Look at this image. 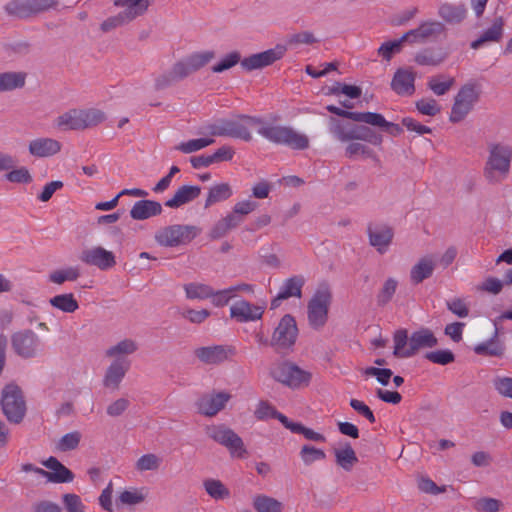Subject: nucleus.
I'll list each match as a JSON object with an SVG mask.
<instances>
[{"instance_id":"59","label":"nucleus","mask_w":512,"mask_h":512,"mask_svg":"<svg viewBox=\"0 0 512 512\" xmlns=\"http://www.w3.org/2000/svg\"><path fill=\"white\" fill-rule=\"evenodd\" d=\"M505 284V280H500L496 277H488L476 289L480 292H486L492 295H498Z\"/></svg>"},{"instance_id":"54","label":"nucleus","mask_w":512,"mask_h":512,"mask_svg":"<svg viewBox=\"0 0 512 512\" xmlns=\"http://www.w3.org/2000/svg\"><path fill=\"white\" fill-rule=\"evenodd\" d=\"M300 457L305 465H311L316 461H322L326 458V454L322 449L314 446L304 445L300 451Z\"/></svg>"},{"instance_id":"35","label":"nucleus","mask_w":512,"mask_h":512,"mask_svg":"<svg viewBox=\"0 0 512 512\" xmlns=\"http://www.w3.org/2000/svg\"><path fill=\"white\" fill-rule=\"evenodd\" d=\"M499 331L495 325V331L492 337L483 343H480L474 347V352L477 355L482 356H495L500 357L504 353V346L498 341Z\"/></svg>"},{"instance_id":"39","label":"nucleus","mask_w":512,"mask_h":512,"mask_svg":"<svg viewBox=\"0 0 512 512\" xmlns=\"http://www.w3.org/2000/svg\"><path fill=\"white\" fill-rule=\"evenodd\" d=\"M410 337L406 329L396 330L393 336L394 350L393 355L397 358H410Z\"/></svg>"},{"instance_id":"17","label":"nucleus","mask_w":512,"mask_h":512,"mask_svg":"<svg viewBox=\"0 0 512 512\" xmlns=\"http://www.w3.org/2000/svg\"><path fill=\"white\" fill-rule=\"evenodd\" d=\"M80 260L87 265L96 266L100 270H108L116 265L114 254L101 246L83 250Z\"/></svg>"},{"instance_id":"44","label":"nucleus","mask_w":512,"mask_h":512,"mask_svg":"<svg viewBox=\"0 0 512 512\" xmlns=\"http://www.w3.org/2000/svg\"><path fill=\"white\" fill-rule=\"evenodd\" d=\"M186 297L188 299H207L214 294V290L207 284L203 283H189L184 285Z\"/></svg>"},{"instance_id":"24","label":"nucleus","mask_w":512,"mask_h":512,"mask_svg":"<svg viewBox=\"0 0 512 512\" xmlns=\"http://www.w3.org/2000/svg\"><path fill=\"white\" fill-rule=\"evenodd\" d=\"M415 73L410 69H398L391 81V88L398 95H412L415 91Z\"/></svg>"},{"instance_id":"28","label":"nucleus","mask_w":512,"mask_h":512,"mask_svg":"<svg viewBox=\"0 0 512 512\" xmlns=\"http://www.w3.org/2000/svg\"><path fill=\"white\" fill-rule=\"evenodd\" d=\"M201 194L200 186L183 185L177 189L174 196L165 202V206L169 208H179L180 206L187 204Z\"/></svg>"},{"instance_id":"48","label":"nucleus","mask_w":512,"mask_h":512,"mask_svg":"<svg viewBox=\"0 0 512 512\" xmlns=\"http://www.w3.org/2000/svg\"><path fill=\"white\" fill-rule=\"evenodd\" d=\"M204 488L207 494L216 500H223L230 496V491L225 485L216 479H208L204 481Z\"/></svg>"},{"instance_id":"21","label":"nucleus","mask_w":512,"mask_h":512,"mask_svg":"<svg viewBox=\"0 0 512 512\" xmlns=\"http://www.w3.org/2000/svg\"><path fill=\"white\" fill-rule=\"evenodd\" d=\"M265 306L253 305L246 300L236 301L230 307V316L238 322L256 321L262 318Z\"/></svg>"},{"instance_id":"36","label":"nucleus","mask_w":512,"mask_h":512,"mask_svg":"<svg viewBox=\"0 0 512 512\" xmlns=\"http://www.w3.org/2000/svg\"><path fill=\"white\" fill-rule=\"evenodd\" d=\"M334 455L336 464L347 472L351 471L358 463L357 455L350 443H345L342 448L335 449Z\"/></svg>"},{"instance_id":"55","label":"nucleus","mask_w":512,"mask_h":512,"mask_svg":"<svg viewBox=\"0 0 512 512\" xmlns=\"http://www.w3.org/2000/svg\"><path fill=\"white\" fill-rule=\"evenodd\" d=\"M214 58L215 53L213 51H204L194 53L190 55L186 60L194 73L208 64Z\"/></svg>"},{"instance_id":"20","label":"nucleus","mask_w":512,"mask_h":512,"mask_svg":"<svg viewBox=\"0 0 512 512\" xmlns=\"http://www.w3.org/2000/svg\"><path fill=\"white\" fill-rule=\"evenodd\" d=\"M130 360L126 358H117L106 369L103 385L112 390H118L126 373L130 369Z\"/></svg>"},{"instance_id":"22","label":"nucleus","mask_w":512,"mask_h":512,"mask_svg":"<svg viewBox=\"0 0 512 512\" xmlns=\"http://www.w3.org/2000/svg\"><path fill=\"white\" fill-rule=\"evenodd\" d=\"M231 352L226 346L214 345L197 348L194 355L206 365H218L226 361Z\"/></svg>"},{"instance_id":"45","label":"nucleus","mask_w":512,"mask_h":512,"mask_svg":"<svg viewBox=\"0 0 512 512\" xmlns=\"http://www.w3.org/2000/svg\"><path fill=\"white\" fill-rule=\"evenodd\" d=\"M397 287L398 281L395 278L389 277L386 279L376 296L377 305L380 307L386 306L392 300Z\"/></svg>"},{"instance_id":"51","label":"nucleus","mask_w":512,"mask_h":512,"mask_svg":"<svg viewBox=\"0 0 512 512\" xmlns=\"http://www.w3.org/2000/svg\"><path fill=\"white\" fill-rule=\"evenodd\" d=\"M82 439V434L79 431H72L63 435L56 443V449L61 452L75 450Z\"/></svg>"},{"instance_id":"2","label":"nucleus","mask_w":512,"mask_h":512,"mask_svg":"<svg viewBox=\"0 0 512 512\" xmlns=\"http://www.w3.org/2000/svg\"><path fill=\"white\" fill-rule=\"evenodd\" d=\"M261 124V117L238 115L232 119H219L209 124L207 129L211 136L230 137L245 142L252 140L250 128L258 127Z\"/></svg>"},{"instance_id":"56","label":"nucleus","mask_w":512,"mask_h":512,"mask_svg":"<svg viewBox=\"0 0 512 512\" xmlns=\"http://www.w3.org/2000/svg\"><path fill=\"white\" fill-rule=\"evenodd\" d=\"M241 61L240 53L238 51H233L222 58L217 64L213 65L211 70L214 73H221L232 68L238 63L241 64Z\"/></svg>"},{"instance_id":"33","label":"nucleus","mask_w":512,"mask_h":512,"mask_svg":"<svg viewBox=\"0 0 512 512\" xmlns=\"http://www.w3.org/2000/svg\"><path fill=\"white\" fill-rule=\"evenodd\" d=\"M448 54L442 48H425L415 56V62L422 66H438L447 58Z\"/></svg>"},{"instance_id":"50","label":"nucleus","mask_w":512,"mask_h":512,"mask_svg":"<svg viewBox=\"0 0 512 512\" xmlns=\"http://www.w3.org/2000/svg\"><path fill=\"white\" fill-rule=\"evenodd\" d=\"M80 276L78 267H68L66 269L55 270L49 275V280L55 284H63L66 281H75Z\"/></svg>"},{"instance_id":"37","label":"nucleus","mask_w":512,"mask_h":512,"mask_svg":"<svg viewBox=\"0 0 512 512\" xmlns=\"http://www.w3.org/2000/svg\"><path fill=\"white\" fill-rule=\"evenodd\" d=\"M304 284L305 278L302 275H296L286 279L280 288V297L285 300L291 297L301 298Z\"/></svg>"},{"instance_id":"1","label":"nucleus","mask_w":512,"mask_h":512,"mask_svg":"<svg viewBox=\"0 0 512 512\" xmlns=\"http://www.w3.org/2000/svg\"><path fill=\"white\" fill-rule=\"evenodd\" d=\"M257 128L258 134L273 144L293 150H305L309 147V138L291 126L273 124L261 118V124Z\"/></svg>"},{"instance_id":"25","label":"nucleus","mask_w":512,"mask_h":512,"mask_svg":"<svg viewBox=\"0 0 512 512\" xmlns=\"http://www.w3.org/2000/svg\"><path fill=\"white\" fill-rule=\"evenodd\" d=\"M410 354L414 356L422 348H433L438 345L434 333L428 328H421L413 332L409 338Z\"/></svg>"},{"instance_id":"26","label":"nucleus","mask_w":512,"mask_h":512,"mask_svg":"<svg viewBox=\"0 0 512 512\" xmlns=\"http://www.w3.org/2000/svg\"><path fill=\"white\" fill-rule=\"evenodd\" d=\"M162 205L154 200H139L130 210V216L134 220H146L162 213Z\"/></svg>"},{"instance_id":"41","label":"nucleus","mask_w":512,"mask_h":512,"mask_svg":"<svg viewBox=\"0 0 512 512\" xmlns=\"http://www.w3.org/2000/svg\"><path fill=\"white\" fill-rule=\"evenodd\" d=\"M58 128L64 130H82L80 109H71L56 119Z\"/></svg>"},{"instance_id":"7","label":"nucleus","mask_w":512,"mask_h":512,"mask_svg":"<svg viewBox=\"0 0 512 512\" xmlns=\"http://www.w3.org/2000/svg\"><path fill=\"white\" fill-rule=\"evenodd\" d=\"M58 7V0H11L4 6V11L12 17L29 19Z\"/></svg>"},{"instance_id":"11","label":"nucleus","mask_w":512,"mask_h":512,"mask_svg":"<svg viewBox=\"0 0 512 512\" xmlns=\"http://www.w3.org/2000/svg\"><path fill=\"white\" fill-rule=\"evenodd\" d=\"M198 229L192 225H171L161 228L155 233V241L164 247H176L193 240Z\"/></svg>"},{"instance_id":"57","label":"nucleus","mask_w":512,"mask_h":512,"mask_svg":"<svg viewBox=\"0 0 512 512\" xmlns=\"http://www.w3.org/2000/svg\"><path fill=\"white\" fill-rule=\"evenodd\" d=\"M425 359L429 360L432 363L439 365H448L455 360V355L452 351L445 350H436L430 351L425 354Z\"/></svg>"},{"instance_id":"23","label":"nucleus","mask_w":512,"mask_h":512,"mask_svg":"<svg viewBox=\"0 0 512 512\" xmlns=\"http://www.w3.org/2000/svg\"><path fill=\"white\" fill-rule=\"evenodd\" d=\"M61 143L53 138L40 137L29 142V153L38 158H46L56 155L61 151Z\"/></svg>"},{"instance_id":"47","label":"nucleus","mask_w":512,"mask_h":512,"mask_svg":"<svg viewBox=\"0 0 512 512\" xmlns=\"http://www.w3.org/2000/svg\"><path fill=\"white\" fill-rule=\"evenodd\" d=\"M354 140H362L372 145L379 146L383 142V136L368 126L356 125Z\"/></svg>"},{"instance_id":"53","label":"nucleus","mask_w":512,"mask_h":512,"mask_svg":"<svg viewBox=\"0 0 512 512\" xmlns=\"http://www.w3.org/2000/svg\"><path fill=\"white\" fill-rule=\"evenodd\" d=\"M213 143H214V139H212V138L192 139L187 142L180 143L179 145H177L175 147V149L178 151H181L185 154H190V153L196 152L198 150H201Z\"/></svg>"},{"instance_id":"42","label":"nucleus","mask_w":512,"mask_h":512,"mask_svg":"<svg viewBox=\"0 0 512 512\" xmlns=\"http://www.w3.org/2000/svg\"><path fill=\"white\" fill-rule=\"evenodd\" d=\"M253 508L256 512H282L283 504L267 495H256L253 498Z\"/></svg>"},{"instance_id":"9","label":"nucleus","mask_w":512,"mask_h":512,"mask_svg":"<svg viewBox=\"0 0 512 512\" xmlns=\"http://www.w3.org/2000/svg\"><path fill=\"white\" fill-rule=\"evenodd\" d=\"M271 377L293 389L308 386L311 380V373L298 367L291 362L276 364L270 371Z\"/></svg>"},{"instance_id":"31","label":"nucleus","mask_w":512,"mask_h":512,"mask_svg":"<svg viewBox=\"0 0 512 512\" xmlns=\"http://www.w3.org/2000/svg\"><path fill=\"white\" fill-rule=\"evenodd\" d=\"M243 222V218L236 214L229 213L218 220L209 232L211 239H220L226 236L232 229H235Z\"/></svg>"},{"instance_id":"64","label":"nucleus","mask_w":512,"mask_h":512,"mask_svg":"<svg viewBox=\"0 0 512 512\" xmlns=\"http://www.w3.org/2000/svg\"><path fill=\"white\" fill-rule=\"evenodd\" d=\"M417 110L427 116H435L440 112V106H438L435 99H420L416 102Z\"/></svg>"},{"instance_id":"13","label":"nucleus","mask_w":512,"mask_h":512,"mask_svg":"<svg viewBox=\"0 0 512 512\" xmlns=\"http://www.w3.org/2000/svg\"><path fill=\"white\" fill-rule=\"evenodd\" d=\"M478 100V93L473 85H464L458 91L454 99L449 120L452 123L462 121L472 110L474 103Z\"/></svg>"},{"instance_id":"15","label":"nucleus","mask_w":512,"mask_h":512,"mask_svg":"<svg viewBox=\"0 0 512 512\" xmlns=\"http://www.w3.org/2000/svg\"><path fill=\"white\" fill-rule=\"evenodd\" d=\"M286 52V47L283 45H276L272 49L252 54L241 61V66L246 71H253L262 69L272 65L277 60H280Z\"/></svg>"},{"instance_id":"38","label":"nucleus","mask_w":512,"mask_h":512,"mask_svg":"<svg viewBox=\"0 0 512 512\" xmlns=\"http://www.w3.org/2000/svg\"><path fill=\"white\" fill-rule=\"evenodd\" d=\"M49 304L63 313H74L79 308L78 301L74 294L65 293L59 294L49 299Z\"/></svg>"},{"instance_id":"5","label":"nucleus","mask_w":512,"mask_h":512,"mask_svg":"<svg viewBox=\"0 0 512 512\" xmlns=\"http://www.w3.org/2000/svg\"><path fill=\"white\" fill-rule=\"evenodd\" d=\"M326 109L330 113L339 117L349 119L357 123H365L374 127L382 128L392 136H398L403 132V129L400 127V125L386 121L383 115L379 113L346 111L341 110V108L334 105H328L326 106Z\"/></svg>"},{"instance_id":"46","label":"nucleus","mask_w":512,"mask_h":512,"mask_svg":"<svg viewBox=\"0 0 512 512\" xmlns=\"http://www.w3.org/2000/svg\"><path fill=\"white\" fill-rule=\"evenodd\" d=\"M82 130L95 127L106 119L105 113L99 109L80 110Z\"/></svg>"},{"instance_id":"19","label":"nucleus","mask_w":512,"mask_h":512,"mask_svg":"<svg viewBox=\"0 0 512 512\" xmlns=\"http://www.w3.org/2000/svg\"><path fill=\"white\" fill-rule=\"evenodd\" d=\"M367 233L369 244L374 247L378 253H386L394 237L393 229L385 224H370Z\"/></svg>"},{"instance_id":"3","label":"nucleus","mask_w":512,"mask_h":512,"mask_svg":"<svg viewBox=\"0 0 512 512\" xmlns=\"http://www.w3.org/2000/svg\"><path fill=\"white\" fill-rule=\"evenodd\" d=\"M512 148L502 144H491L484 167V177L489 183H499L509 174Z\"/></svg>"},{"instance_id":"34","label":"nucleus","mask_w":512,"mask_h":512,"mask_svg":"<svg viewBox=\"0 0 512 512\" xmlns=\"http://www.w3.org/2000/svg\"><path fill=\"white\" fill-rule=\"evenodd\" d=\"M27 73L8 71L0 73V93L20 89L25 86Z\"/></svg>"},{"instance_id":"4","label":"nucleus","mask_w":512,"mask_h":512,"mask_svg":"<svg viewBox=\"0 0 512 512\" xmlns=\"http://www.w3.org/2000/svg\"><path fill=\"white\" fill-rule=\"evenodd\" d=\"M154 0H114L115 7L125 8L117 15L108 17L101 23L100 29L109 32L121 26H125L136 18L143 16Z\"/></svg>"},{"instance_id":"18","label":"nucleus","mask_w":512,"mask_h":512,"mask_svg":"<svg viewBox=\"0 0 512 512\" xmlns=\"http://www.w3.org/2000/svg\"><path fill=\"white\" fill-rule=\"evenodd\" d=\"M230 398L231 395L227 392L203 395L196 402L197 412L207 417L215 416L224 409Z\"/></svg>"},{"instance_id":"16","label":"nucleus","mask_w":512,"mask_h":512,"mask_svg":"<svg viewBox=\"0 0 512 512\" xmlns=\"http://www.w3.org/2000/svg\"><path fill=\"white\" fill-rule=\"evenodd\" d=\"M446 30L445 25L439 21H426L417 28L409 30L403 35V39H408L410 43H425L436 39Z\"/></svg>"},{"instance_id":"29","label":"nucleus","mask_w":512,"mask_h":512,"mask_svg":"<svg viewBox=\"0 0 512 512\" xmlns=\"http://www.w3.org/2000/svg\"><path fill=\"white\" fill-rule=\"evenodd\" d=\"M439 17L448 24H460L467 16L464 4L443 3L438 8Z\"/></svg>"},{"instance_id":"6","label":"nucleus","mask_w":512,"mask_h":512,"mask_svg":"<svg viewBox=\"0 0 512 512\" xmlns=\"http://www.w3.org/2000/svg\"><path fill=\"white\" fill-rule=\"evenodd\" d=\"M331 301L332 293L329 286L319 285L307 305L308 322L312 328L319 329L325 325Z\"/></svg>"},{"instance_id":"60","label":"nucleus","mask_w":512,"mask_h":512,"mask_svg":"<svg viewBox=\"0 0 512 512\" xmlns=\"http://www.w3.org/2000/svg\"><path fill=\"white\" fill-rule=\"evenodd\" d=\"M346 156L351 158L356 155H363L367 158H371L375 161L378 160L376 154L371 150L368 146L358 143L352 142L345 149Z\"/></svg>"},{"instance_id":"52","label":"nucleus","mask_w":512,"mask_h":512,"mask_svg":"<svg viewBox=\"0 0 512 512\" xmlns=\"http://www.w3.org/2000/svg\"><path fill=\"white\" fill-rule=\"evenodd\" d=\"M43 477L47 478V480L52 483H69L74 480V474L72 471H70L62 463L61 466L53 472L45 470Z\"/></svg>"},{"instance_id":"10","label":"nucleus","mask_w":512,"mask_h":512,"mask_svg":"<svg viewBox=\"0 0 512 512\" xmlns=\"http://www.w3.org/2000/svg\"><path fill=\"white\" fill-rule=\"evenodd\" d=\"M206 434L215 442L226 447L232 457L244 458L247 450L241 437L225 425H212L206 428Z\"/></svg>"},{"instance_id":"43","label":"nucleus","mask_w":512,"mask_h":512,"mask_svg":"<svg viewBox=\"0 0 512 512\" xmlns=\"http://www.w3.org/2000/svg\"><path fill=\"white\" fill-rule=\"evenodd\" d=\"M231 195L232 189L228 183L214 185L209 189L208 196L205 201V208H208L217 202L227 200Z\"/></svg>"},{"instance_id":"30","label":"nucleus","mask_w":512,"mask_h":512,"mask_svg":"<svg viewBox=\"0 0 512 512\" xmlns=\"http://www.w3.org/2000/svg\"><path fill=\"white\" fill-rule=\"evenodd\" d=\"M504 19L502 16L495 17L491 27L471 43L472 49H479L487 42H499L503 36Z\"/></svg>"},{"instance_id":"40","label":"nucleus","mask_w":512,"mask_h":512,"mask_svg":"<svg viewBox=\"0 0 512 512\" xmlns=\"http://www.w3.org/2000/svg\"><path fill=\"white\" fill-rule=\"evenodd\" d=\"M138 350V344L136 341L130 338H126L118 342L117 344L109 347L105 355L109 358H122V355H131Z\"/></svg>"},{"instance_id":"27","label":"nucleus","mask_w":512,"mask_h":512,"mask_svg":"<svg viewBox=\"0 0 512 512\" xmlns=\"http://www.w3.org/2000/svg\"><path fill=\"white\" fill-rule=\"evenodd\" d=\"M357 124L341 120L336 117L328 119L329 132L340 142H349L354 140V132Z\"/></svg>"},{"instance_id":"61","label":"nucleus","mask_w":512,"mask_h":512,"mask_svg":"<svg viewBox=\"0 0 512 512\" xmlns=\"http://www.w3.org/2000/svg\"><path fill=\"white\" fill-rule=\"evenodd\" d=\"M494 389L503 397L512 399V378L496 376L492 380Z\"/></svg>"},{"instance_id":"8","label":"nucleus","mask_w":512,"mask_h":512,"mask_svg":"<svg viewBox=\"0 0 512 512\" xmlns=\"http://www.w3.org/2000/svg\"><path fill=\"white\" fill-rule=\"evenodd\" d=\"M1 408L7 420L13 424L22 422L26 413V403L22 390L15 384H8L2 390Z\"/></svg>"},{"instance_id":"12","label":"nucleus","mask_w":512,"mask_h":512,"mask_svg":"<svg viewBox=\"0 0 512 512\" xmlns=\"http://www.w3.org/2000/svg\"><path fill=\"white\" fill-rule=\"evenodd\" d=\"M298 327L291 314H285L272 334L270 345L276 349L288 350L296 343Z\"/></svg>"},{"instance_id":"63","label":"nucleus","mask_w":512,"mask_h":512,"mask_svg":"<svg viewBox=\"0 0 512 512\" xmlns=\"http://www.w3.org/2000/svg\"><path fill=\"white\" fill-rule=\"evenodd\" d=\"M63 504L68 512H85V505L80 496L67 493L62 496Z\"/></svg>"},{"instance_id":"14","label":"nucleus","mask_w":512,"mask_h":512,"mask_svg":"<svg viewBox=\"0 0 512 512\" xmlns=\"http://www.w3.org/2000/svg\"><path fill=\"white\" fill-rule=\"evenodd\" d=\"M11 345L18 356L30 359L37 355L40 340L34 331L26 329L18 331L11 336Z\"/></svg>"},{"instance_id":"49","label":"nucleus","mask_w":512,"mask_h":512,"mask_svg":"<svg viewBox=\"0 0 512 512\" xmlns=\"http://www.w3.org/2000/svg\"><path fill=\"white\" fill-rule=\"evenodd\" d=\"M162 459L153 453L142 455L135 463V469L139 472L156 471L160 468Z\"/></svg>"},{"instance_id":"62","label":"nucleus","mask_w":512,"mask_h":512,"mask_svg":"<svg viewBox=\"0 0 512 512\" xmlns=\"http://www.w3.org/2000/svg\"><path fill=\"white\" fill-rule=\"evenodd\" d=\"M363 373L367 376H375L377 382L382 386H387L393 375L391 369L379 367H367L364 369Z\"/></svg>"},{"instance_id":"32","label":"nucleus","mask_w":512,"mask_h":512,"mask_svg":"<svg viewBox=\"0 0 512 512\" xmlns=\"http://www.w3.org/2000/svg\"><path fill=\"white\" fill-rule=\"evenodd\" d=\"M435 269V262L432 257L421 258L411 269L410 279L412 283L419 284L432 276Z\"/></svg>"},{"instance_id":"58","label":"nucleus","mask_w":512,"mask_h":512,"mask_svg":"<svg viewBox=\"0 0 512 512\" xmlns=\"http://www.w3.org/2000/svg\"><path fill=\"white\" fill-rule=\"evenodd\" d=\"M503 504L500 500L491 497H483L474 503V509L478 512H498Z\"/></svg>"}]
</instances>
